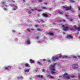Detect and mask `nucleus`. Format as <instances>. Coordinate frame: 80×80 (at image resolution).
<instances>
[{
  "label": "nucleus",
  "instance_id": "2",
  "mask_svg": "<svg viewBox=\"0 0 80 80\" xmlns=\"http://www.w3.org/2000/svg\"><path fill=\"white\" fill-rule=\"evenodd\" d=\"M62 27L63 28V30L64 31H68V30H69V29L70 28V27L68 26V24H66L64 25H62Z\"/></svg>",
  "mask_w": 80,
  "mask_h": 80
},
{
  "label": "nucleus",
  "instance_id": "7",
  "mask_svg": "<svg viewBox=\"0 0 80 80\" xmlns=\"http://www.w3.org/2000/svg\"><path fill=\"white\" fill-rule=\"evenodd\" d=\"M1 3H2V4H4V6H5V7H8V6L7 5V4L6 3H5V1H2L1 2Z\"/></svg>",
  "mask_w": 80,
  "mask_h": 80
},
{
  "label": "nucleus",
  "instance_id": "17",
  "mask_svg": "<svg viewBox=\"0 0 80 80\" xmlns=\"http://www.w3.org/2000/svg\"><path fill=\"white\" fill-rule=\"evenodd\" d=\"M48 34L49 35H51L52 36H53V35H54L53 33L52 32H49Z\"/></svg>",
  "mask_w": 80,
  "mask_h": 80
},
{
  "label": "nucleus",
  "instance_id": "48",
  "mask_svg": "<svg viewBox=\"0 0 80 80\" xmlns=\"http://www.w3.org/2000/svg\"><path fill=\"white\" fill-rule=\"evenodd\" d=\"M65 16L66 17H68V16H67V14H66L65 15Z\"/></svg>",
  "mask_w": 80,
  "mask_h": 80
},
{
  "label": "nucleus",
  "instance_id": "3",
  "mask_svg": "<svg viewBox=\"0 0 80 80\" xmlns=\"http://www.w3.org/2000/svg\"><path fill=\"white\" fill-rule=\"evenodd\" d=\"M57 63H55L54 64H52L49 67L50 69L52 71H54L55 70V66Z\"/></svg>",
  "mask_w": 80,
  "mask_h": 80
},
{
  "label": "nucleus",
  "instance_id": "61",
  "mask_svg": "<svg viewBox=\"0 0 80 80\" xmlns=\"http://www.w3.org/2000/svg\"><path fill=\"white\" fill-rule=\"evenodd\" d=\"M31 30H32L33 31V29H32Z\"/></svg>",
  "mask_w": 80,
  "mask_h": 80
},
{
  "label": "nucleus",
  "instance_id": "59",
  "mask_svg": "<svg viewBox=\"0 0 80 80\" xmlns=\"http://www.w3.org/2000/svg\"><path fill=\"white\" fill-rule=\"evenodd\" d=\"M63 34H65V32H63Z\"/></svg>",
  "mask_w": 80,
  "mask_h": 80
},
{
  "label": "nucleus",
  "instance_id": "23",
  "mask_svg": "<svg viewBox=\"0 0 80 80\" xmlns=\"http://www.w3.org/2000/svg\"><path fill=\"white\" fill-rule=\"evenodd\" d=\"M3 10H5V11H7V9L6 8H3Z\"/></svg>",
  "mask_w": 80,
  "mask_h": 80
},
{
  "label": "nucleus",
  "instance_id": "37",
  "mask_svg": "<svg viewBox=\"0 0 80 80\" xmlns=\"http://www.w3.org/2000/svg\"><path fill=\"white\" fill-rule=\"evenodd\" d=\"M17 10V9L16 8H13L12 9V10Z\"/></svg>",
  "mask_w": 80,
  "mask_h": 80
},
{
  "label": "nucleus",
  "instance_id": "14",
  "mask_svg": "<svg viewBox=\"0 0 80 80\" xmlns=\"http://www.w3.org/2000/svg\"><path fill=\"white\" fill-rule=\"evenodd\" d=\"M71 9H72V8L71 7V6H70V8L67 7L66 8V10H71Z\"/></svg>",
  "mask_w": 80,
  "mask_h": 80
},
{
  "label": "nucleus",
  "instance_id": "28",
  "mask_svg": "<svg viewBox=\"0 0 80 80\" xmlns=\"http://www.w3.org/2000/svg\"><path fill=\"white\" fill-rule=\"evenodd\" d=\"M49 78H53V77L52 76H49Z\"/></svg>",
  "mask_w": 80,
  "mask_h": 80
},
{
  "label": "nucleus",
  "instance_id": "19",
  "mask_svg": "<svg viewBox=\"0 0 80 80\" xmlns=\"http://www.w3.org/2000/svg\"><path fill=\"white\" fill-rule=\"evenodd\" d=\"M37 64H38V65H42V64H41V63H40V62H39L38 61L37 62Z\"/></svg>",
  "mask_w": 80,
  "mask_h": 80
},
{
  "label": "nucleus",
  "instance_id": "33",
  "mask_svg": "<svg viewBox=\"0 0 80 80\" xmlns=\"http://www.w3.org/2000/svg\"><path fill=\"white\" fill-rule=\"evenodd\" d=\"M48 62H51V61H50V60L48 59Z\"/></svg>",
  "mask_w": 80,
  "mask_h": 80
},
{
  "label": "nucleus",
  "instance_id": "12",
  "mask_svg": "<svg viewBox=\"0 0 80 80\" xmlns=\"http://www.w3.org/2000/svg\"><path fill=\"white\" fill-rule=\"evenodd\" d=\"M30 62L31 63H34V61L32 59H30Z\"/></svg>",
  "mask_w": 80,
  "mask_h": 80
},
{
  "label": "nucleus",
  "instance_id": "25",
  "mask_svg": "<svg viewBox=\"0 0 80 80\" xmlns=\"http://www.w3.org/2000/svg\"><path fill=\"white\" fill-rule=\"evenodd\" d=\"M39 2H42V0H37Z\"/></svg>",
  "mask_w": 80,
  "mask_h": 80
},
{
  "label": "nucleus",
  "instance_id": "16",
  "mask_svg": "<svg viewBox=\"0 0 80 80\" xmlns=\"http://www.w3.org/2000/svg\"><path fill=\"white\" fill-rule=\"evenodd\" d=\"M10 67V66L8 67H4V68L5 69V70H8L9 69V68Z\"/></svg>",
  "mask_w": 80,
  "mask_h": 80
},
{
  "label": "nucleus",
  "instance_id": "47",
  "mask_svg": "<svg viewBox=\"0 0 80 80\" xmlns=\"http://www.w3.org/2000/svg\"><path fill=\"white\" fill-rule=\"evenodd\" d=\"M38 43H41V42L40 41L38 42Z\"/></svg>",
  "mask_w": 80,
  "mask_h": 80
},
{
  "label": "nucleus",
  "instance_id": "18",
  "mask_svg": "<svg viewBox=\"0 0 80 80\" xmlns=\"http://www.w3.org/2000/svg\"><path fill=\"white\" fill-rule=\"evenodd\" d=\"M30 71V70L29 69H28L27 70H26V69H24V71L25 72H28Z\"/></svg>",
  "mask_w": 80,
  "mask_h": 80
},
{
  "label": "nucleus",
  "instance_id": "22",
  "mask_svg": "<svg viewBox=\"0 0 80 80\" xmlns=\"http://www.w3.org/2000/svg\"><path fill=\"white\" fill-rule=\"evenodd\" d=\"M37 10L36 8L32 9L31 10V11H35V10Z\"/></svg>",
  "mask_w": 80,
  "mask_h": 80
},
{
  "label": "nucleus",
  "instance_id": "4",
  "mask_svg": "<svg viewBox=\"0 0 80 80\" xmlns=\"http://www.w3.org/2000/svg\"><path fill=\"white\" fill-rule=\"evenodd\" d=\"M72 68L73 69H78V63H77L76 64H74L72 66Z\"/></svg>",
  "mask_w": 80,
  "mask_h": 80
},
{
  "label": "nucleus",
  "instance_id": "15",
  "mask_svg": "<svg viewBox=\"0 0 80 80\" xmlns=\"http://www.w3.org/2000/svg\"><path fill=\"white\" fill-rule=\"evenodd\" d=\"M25 67H30V66L27 63L25 64Z\"/></svg>",
  "mask_w": 80,
  "mask_h": 80
},
{
  "label": "nucleus",
  "instance_id": "30",
  "mask_svg": "<svg viewBox=\"0 0 80 80\" xmlns=\"http://www.w3.org/2000/svg\"><path fill=\"white\" fill-rule=\"evenodd\" d=\"M15 40H16V42H17L18 41V39L16 38Z\"/></svg>",
  "mask_w": 80,
  "mask_h": 80
},
{
  "label": "nucleus",
  "instance_id": "13",
  "mask_svg": "<svg viewBox=\"0 0 80 80\" xmlns=\"http://www.w3.org/2000/svg\"><path fill=\"white\" fill-rule=\"evenodd\" d=\"M42 15L44 17H48V15H47L46 14L43 13L42 14Z\"/></svg>",
  "mask_w": 80,
  "mask_h": 80
},
{
  "label": "nucleus",
  "instance_id": "10",
  "mask_svg": "<svg viewBox=\"0 0 80 80\" xmlns=\"http://www.w3.org/2000/svg\"><path fill=\"white\" fill-rule=\"evenodd\" d=\"M7 2H8L9 3H10V2L11 3H14L15 2V1H11V0H8L7 1Z\"/></svg>",
  "mask_w": 80,
  "mask_h": 80
},
{
  "label": "nucleus",
  "instance_id": "35",
  "mask_svg": "<svg viewBox=\"0 0 80 80\" xmlns=\"http://www.w3.org/2000/svg\"><path fill=\"white\" fill-rule=\"evenodd\" d=\"M39 37H38V36H37V37H36V38H37V39H38L39 38Z\"/></svg>",
  "mask_w": 80,
  "mask_h": 80
},
{
  "label": "nucleus",
  "instance_id": "58",
  "mask_svg": "<svg viewBox=\"0 0 80 80\" xmlns=\"http://www.w3.org/2000/svg\"><path fill=\"white\" fill-rule=\"evenodd\" d=\"M78 10H80V8L79 7Z\"/></svg>",
  "mask_w": 80,
  "mask_h": 80
},
{
  "label": "nucleus",
  "instance_id": "52",
  "mask_svg": "<svg viewBox=\"0 0 80 80\" xmlns=\"http://www.w3.org/2000/svg\"><path fill=\"white\" fill-rule=\"evenodd\" d=\"M62 22V21L61 20H59V22Z\"/></svg>",
  "mask_w": 80,
  "mask_h": 80
},
{
  "label": "nucleus",
  "instance_id": "11",
  "mask_svg": "<svg viewBox=\"0 0 80 80\" xmlns=\"http://www.w3.org/2000/svg\"><path fill=\"white\" fill-rule=\"evenodd\" d=\"M36 76L40 78H43V76L42 75H37Z\"/></svg>",
  "mask_w": 80,
  "mask_h": 80
},
{
  "label": "nucleus",
  "instance_id": "34",
  "mask_svg": "<svg viewBox=\"0 0 80 80\" xmlns=\"http://www.w3.org/2000/svg\"><path fill=\"white\" fill-rule=\"evenodd\" d=\"M42 8L43 9H46V8H47L45 7H42Z\"/></svg>",
  "mask_w": 80,
  "mask_h": 80
},
{
  "label": "nucleus",
  "instance_id": "41",
  "mask_svg": "<svg viewBox=\"0 0 80 80\" xmlns=\"http://www.w3.org/2000/svg\"><path fill=\"white\" fill-rule=\"evenodd\" d=\"M42 72H45V69H42Z\"/></svg>",
  "mask_w": 80,
  "mask_h": 80
},
{
  "label": "nucleus",
  "instance_id": "44",
  "mask_svg": "<svg viewBox=\"0 0 80 80\" xmlns=\"http://www.w3.org/2000/svg\"><path fill=\"white\" fill-rule=\"evenodd\" d=\"M38 12H41L42 11V10H38Z\"/></svg>",
  "mask_w": 80,
  "mask_h": 80
},
{
  "label": "nucleus",
  "instance_id": "56",
  "mask_svg": "<svg viewBox=\"0 0 80 80\" xmlns=\"http://www.w3.org/2000/svg\"><path fill=\"white\" fill-rule=\"evenodd\" d=\"M44 4H45L46 5H47V3H44Z\"/></svg>",
  "mask_w": 80,
  "mask_h": 80
},
{
  "label": "nucleus",
  "instance_id": "5",
  "mask_svg": "<svg viewBox=\"0 0 80 80\" xmlns=\"http://www.w3.org/2000/svg\"><path fill=\"white\" fill-rule=\"evenodd\" d=\"M67 72H66L64 73V77L66 79H69L70 78V76L67 75Z\"/></svg>",
  "mask_w": 80,
  "mask_h": 80
},
{
  "label": "nucleus",
  "instance_id": "31",
  "mask_svg": "<svg viewBox=\"0 0 80 80\" xmlns=\"http://www.w3.org/2000/svg\"><path fill=\"white\" fill-rule=\"evenodd\" d=\"M52 9H53V8H50L49 9V10H50V11L51 10H52Z\"/></svg>",
  "mask_w": 80,
  "mask_h": 80
},
{
  "label": "nucleus",
  "instance_id": "39",
  "mask_svg": "<svg viewBox=\"0 0 80 80\" xmlns=\"http://www.w3.org/2000/svg\"><path fill=\"white\" fill-rule=\"evenodd\" d=\"M37 30H38V31H41V30L40 29H37Z\"/></svg>",
  "mask_w": 80,
  "mask_h": 80
},
{
  "label": "nucleus",
  "instance_id": "60",
  "mask_svg": "<svg viewBox=\"0 0 80 80\" xmlns=\"http://www.w3.org/2000/svg\"><path fill=\"white\" fill-rule=\"evenodd\" d=\"M59 77H62V76H59Z\"/></svg>",
  "mask_w": 80,
  "mask_h": 80
},
{
  "label": "nucleus",
  "instance_id": "8",
  "mask_svg": "<svg viewBox=\"0 0 80 80\" xmlns=\"http://www.w3.org/2000/svg\"><path fill=\"white\" fill-rule=\"evenodd\" d=\"M26 41L27 44H28V45H30V39L28 38L26 39Z\"/></svg>",
  "mask_w": 80,
  "mask_h": 80
},
{
  "label": "nucleus",
  "instance_id": "27",
  "mask_svg": "<svg viewBox=\"0 0 80 80\" xmlns=\"http://www.w3.org/2000/svg\"><path fill=\"white\" fill-rule=\"evenodd\" d=\"M71 30H72V31H74L75 30V29L74 28H71V29H70Z\"/></svg>",
  "mask_w": 80,
  "mask_h": 80
},
{
  "label": "nucleus",
  "instance_id": "53",
  "mask_svg": "<svg viewBox=\"0 0 80 80\" xmlns=\"http://www.w3.org/2000/svg\"><path fill=\"white\" fill-rule=\"evenodd\" d=\"M23 0V2H25V0Z\"/></svg>",
  "mask_w": 80,
  "mask_h": 80
},
{
  "label": "nucleus",
  "instance_id": "45",
  "mask_svg": "<svg viewBox=\"0 0 80 80\" xmlns=\"http://www.w3.org/2000/svg\"><path fill=\"white\" fill-rule=\"evenodd\" d=\"M69 20L70 21H72V20H73V19H69Z\"/></svg>",
  "mask_w": 80,
  "mask_h": 80
},
{
  "label": "nucleus",
  "instance_id": "40",
  "mask_svg": "<svg viewBox=\"0 0 80 80\" xmlns=\"http://www.w3.org/2000/svg\"><path fill=\"white\" fill-rule=\"evenodd\" d=\"M15 30H12V32H13V33L15 32Z\"/></svg>",
  "mask_w": 80,
  "mask_h": 80
},
{
  "label": "nucleus",
  "instance_id": "51",
  "mask_svg": "<svg viewBox=\"0 0 80 80\" xmlns=\"http://www.w3.org/2000/svg\"><path fill=\"white\" fill-rule=\"evenodd\" d=\"M30 80H32V78H29Z\"/></svg>",
  "mask_w": 80,
  "mask_h": 80
},
{
  "label": "nucleus",
  "instance_id": "64",
  "mask_svg": "<svg viewBox=\"0 0 80 80\" xmlns=\"http://www.w3.org/2000/svg\"><path fill=\"white\" fill-rule=\"evenodd\" d=\"M72 12H74V11H72Z\"/></svg>",
  "mask_w": 80,
  "mask_h": 80
},
{
  "label": "nucleus",
  "instance_id": "54",
  "mask_svg": "<svg viewBox=\"0 0 80 80\" xmlns=\"http://www.w3.org/2000/svg\"><path fill=\"white\" fill-rule=\"evenodd\" d=\"M63 8H65V6H63Z\"/></svg>",
  "mask_w": 80,
  "mask_h": 80
},
{
  "label": "nucleus",
  "instance_id": "1",
  "mask_svg": "<svg viewBox=\"0 0 80 80\" xmlns=\"http://www.w3.org/2000/svg\"><path fill=\"white\" fill-rule=\"evenodd\" d=\"M60 57L62 58H66V57H67V56H62L61 55H60L59 56V57H56L55 58L54 57H52V61H53L54 62H55V61H56V60H58L59 58H60Z\"/></svg>",
  "mask_w": 80,
  "mask_h": 80
},
{
  "label": "nucleus",
  "instance_id": "43",
  "mask_svg": "<svg viewBox=\"0 0 80 80\" xmlns=\"http://www.w3.org/2000/svg\"><path fill=\"white\" fill-rule=\"evenodd\" d=\"M78 31H80V27H78Z\"/></svg>",
  "mask_w": 80,
  "mask_h": 80
},
{
  "label": "nucleus",
  "instance_id": "6",
  "mask_svg": "<svg viewBox=\"0 0 80 80\" xmlns=\"http://www.w3.org/2000/svg\"><path fill=\"white\" fill-rule=\"evenodd\" d=\"M66 38H68V39H70V38H71L72 40L73 39V37L72 36H71L70 35H68L67 36V37H66Z\"/></svg>",
  "mask_w": 80,
  "mask_h": 80
},
{
  "label": "nucleus",
  "instance_id": "9",
  "mask_svg": "<svg viewBox=\"0 0 80 80\" xmlns=\"http://www.w3.org/2000/svg\"><path fill=\"white\" fill-rule=\"evenodd\" d=\"M10 7H12L13 8H18V7L17 6L15 5L14 4H11Z\"/></svg>",
  "mask_w": 80,
  "mask_h": 80
},
{
  "label": "nucleus",
  "instance_id": "36",
  "mask_svg": "<svg viewBox=\"0 0 80 80\" xmlns=\"http://www.w3.org/2000/svg\"><path fill=\"white\" fill-rule=\"evenodd\" d=\"M27 30L28 31V32H30V29L28 28L27 29Z\"/></svg>",
  "mask_w": 80,
  "mask_h": 80
},
{
  "label": "nucleus",
  "instance_id": "32",
  "mask_svg": "<svg viewBox=\"0 0 80 80\" xmlns=\"http://www.w3.org/2000/svg\"><path fill=\"white\" fill-rule=\"evenodd\" d=\"M75 28L76 29V30H78V27H76Z\"/></svg>",
  "mask_w": 80,
  "mask_h": 80
},
{
  "label": "nucleus",
  "instance_id": "29",
  "mask_svg": "<svg viewBox=\"0 0 80 80\" xmlns=\"http://www.w3.org/2000/svg\"><path fill=\"white\" fill-rule=\"evenodd\" d=\"M55 73V72L53 71L51 72V73H52V74H54V73Z\"/></svg>",
  "mask_w": 80,
  "mask_h": 80
},
{
  "label": "nucleus",
  "instance_id": "63",
  "mask_svg": "<svg viewBox=\"0 0 80 80\" xmlns=\"http://www.w3.org/2000/svg\"><path fill=\"white\" fill-rule=\"evenodd\" d=\"M74 58H77V57H74Z\"/></svg>",
  "mask_w": 80,
  "mask_h": 80
},
{
  "label": "nucleus",
  "instance_id": "57",
  "mask_svg": "<svg viewBox=\"0 0 80 80\" xmlns=\"http://www.w3.org/2000/svg\"><path fill=\"white\" fill-rule=\"evenodd\" d=\"M78 58H80V56H78Z\"/></svg>",
  "mask_w": 80,
  "mask_h": 80
},
{
  "label": "nucleus",
  "instance_id": "38",
  "mask_svg": "<svg viewBox=\"0 0 80 80\" xmlns=\"http://www.w3.org/2000/svg\"><path fill=\"white\" fill-rule=\"evenodd\" d=\"M40 22H42V23H43V21L42 20H40Z\"/></svg>",
  "mask_w": 80,
  "mask_h": 80
},
{
  "label": "nucleus",
  "instance_id": "20",
  "mask_svg": "<svg viewBox=\"0 0 80 80\" xmlns=\"http://www.w3.org/2000/svg\"><path fill=\"white\" fill-rule=\"evenodd\" d=\"M70 2H71L72 3L75 2V0H70Z\"/></svg>",
  "mask_w": 80,
  "mask_h": 80
},
{
  "label": "nucleus",
  "instance_id": "24",
  "mask_svg": "<svg viewBox=\"0 0 80 80\" xmlns=\"http://www.w3.org/2000/svg\"><path fill=\"white\" fill-rule=\"evenodd\" d=\"M58 13H59L60 15H62L63 14V13H62V12H58Z\"/></svg>",
  "mask_w": 80,
  "mask_h": 80
},
{
  "label": "nucleus",
  "instance_id": "42",
  "mask_svg": "<svg viewBox=\"0 0 80 80\" xmlns=\"http://www.w3.org/2000/svg\"><path fill=\"white\" fill-rule=\"evenodd\" d=\"M71 77H72V78H74V77H75L73 76H71Z\"/></svg>",
  "mask_w": 80,
  "mask_h": 80
},
{
  "label": "nucleus",
  "instance_id": "55",
  "mask_svg": "<svg viewBox=\"0 0 80 80\" xmlns=\"http://www.w3.org/2000/svg\"><path fill=\"white\" fill-rule=\"evenodd\" d=\"M77 35H78V33H77Z\"/></svg>",
  "mask_w": 80,
  "mask_h": 80
},
{
  "label": "nucleus",
  "instance_id": "62",
  "mask_svg": "<svg viewBox=\"0 0 80 80\" xmlns=\"http://www.w3.org/2000/svg\"><path fill=\"white\" fill-rule=\"evenodd\" d=\"M31 26H32V25L31 24L30 25V27H31Z\"/></svg>",
  "mask_w": 80,
  "mask_h": 80
},
{
  "label": "nucleus",
  "instance_id": "49",
  "mask_svg": "<svg viewBox=\"0 0 80 80\" xmlns=\"http://www.w3.org/2000/svg\"><path fill=\"white\" fill-rule=\"evenodd\" d=\"M62 22H65V20L63 19V20H62Z\"/></svg>",
  "mask_w": 80,
  "mask_h": 80
},
{
  "label": "nucleus",
  "instance_id": "46",
  "mask_svg": "<svg viewBox=\"0 0 80 80\" xmlns=\"http://www.w3.org/2000/svg\"><path fill=\"white\" fill-rule=\"evenodd\" d=\"M35 27H38V26L37 25H35Z\"/></svg>",
  "mask_w": 80,
  "mask_h": 80
},
{
  "label": "nucleus",
  "instance_id": "50",
  "mask_svg": "<svg viewBox=\"0 0 80 80\" xmlns=\"http://www.w3.org/2000/svg\"><path fill=\"white\" fill-rule=\"evenodd\" d=\"M42 60H43V61H45L46 60H45V59H42Z\"/></svg>",
  "mask_w": 80,
  "mask_h": 80
},
{
  "label": "nucleus",
  "instance_id": "21",
  "mask_svg": "<svg viewBox=\"0 0 80 80\" xmlns=\"http://www.w3.org/2000/svg\"><path fill=\"white\" fill-rule=\"evenodd\" d=\"M23 78L22 77L19 76V77H17V78L18 79H20V78Z\"/></svg>",
  "mask_w": 80,
  "mask_h": 80
},
{
  "label": "nucleus",
  "instance_id": "26",
  "mask_svg": "<svg viewBox=\"0 0 80 80\" xmlns=\"http://www.w3.org/2000/svg\"><path fill=\"white\" fill-rule=\"evenodd\" d=\"M28 13L29 14H31V13H32V12H30V11H29L28 12Z\"/></svg>",
  "mask_w": 80,
  "mask_h": 80
}]
</instances>
